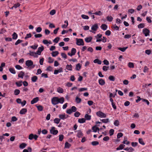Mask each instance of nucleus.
<instances>
[{"instance_id":"obj_1","label":"nucleus","mask_w":152,"mask_h":152,"mask_svg":"<svg viewBox=\"0 0 152 152\" xmlns=\"http://www.w3.org/2000/svg\"><path fill=\"white\" fill-rule=\"evenodd\" d=\"M64 99L63 97L59 98L58 97H55L52 99L51 102L52 104L55 105L59 103L63 104L64 102Z\"/></svg>"},{"instance_id":"obj_2","label":"nucleus","mask_w":152,"mask_h":152,"mask_svg":"<svg viewBox=\"0 0 152 152\" xmlns=\"http://www.w3.org/2000/svg\"><path fill=\"white\" fill-rule=\"evenodd\" d=\"M26 64L28 67H29L31 68H33L34 67V65L32 66L33 64V62L31 60H28L26 61Z\"/></svg>"},{"instance_id":"obj_3","label":"nucleus","mask_w":152,"mask_h":152,"mask_svg":"<svg viewBox=\"0 0 152 152\" xmlns=\"http://www.w3.org/2000/svg\"><path fill=\"white\" fill-rule=\"evenodd\" d=\"M96 115L98 116L101 118H105L106 117V114L100 111L97 112Z\"/></svg>"},{"instance_id":"obj_4","label":"nucleus","mask_w":152,"mask_h":152,"mask_svg":"<svg viewBox=\"0 0 152 152\" xmlns=\"http://www.w3.org/2000/svg\"><path fill=\"white\" fill-rule=\"evenodd\" d=\"M77 42L76 44L78 45H84V43L83 40L82 39H78L77 38L76 39Z\"/></svg>"},{"instance_id":"obj_5","label":"nucleus","mask_w":152,"mask_h":152,"mask_svg":"<svg viewBox=\"0 0 152 152\" xmlns=\"http://www.w3.org/2000/svg\"><path fill=\"white\" fill-rule=\"evenodd\" d=\"M55 129V128L54 127H52L50 130V133L54 135L58 133V131Z\"/></svg>"},{"instance_id":"obj_6","label":"nucleus","mask_w":152,"mask_h":152,"mask_svg":"<svg viewBox=\"0 0 152 152\" xmlns=\"http://www.w3.org/2000/svg\"><path fill=\"white\" fill-rule=\"evenodd\" d=\"M44 47L42 45L41 47H39L38 48V50L37 51L36 53L37 55H40L41 52L43 50Z\"/></svg>"},{"instance_id":"obj_7","label":"nucleus","mask_w":152,"mask_h":152,"mask_svg":"<svg viewBox=\"0 0 152 152\" xmlns=\"http://www.w3.org/2000/svg\"><path fill=\"white\" fill-rule=\"evenodd\" d=\"M143 32L145 36H147L148 35H149L150 31L149 29L147 28H144L143 30Z\"/></svg>"},{"instance_id":"obj_8","label":"nucleus","mask_w":152,"mask_h":152,"mask_svg":"<svg viewBox=\"0 0 152 152\" xmlns=\"http://www.w3.org/2000/svg\"><path fill=\"white\" fill-rule=\"evenodd\" d=\"M98 28V26L97 24H95L93 25L91 28L92 30L94 31H96Z\"/></svg>"},{"instance_id":"obj_9","label":"nucleus","mask_w":152,"mask_h":152,"mask_svg":"<svg viewBox=\"0 0 152 152\" xmlns=\"http://www.w3.org/2000/svg\"><path fill=\"white\" fill-rule=\"evenodd\" d=\"M28 54H29L30 56H34V57H38L37 56V54L36 52L35 53L30 51H29V53H28Z\"/></svg>"},{"instance_id":"obj_10","label":"nucleus","mask_w":152,"mask_h":152,"mask_svg":"<svg viewBox=\"0 0 152 152\" xmlns=\"http://www.w3.org/2000/svg\"><path fill=\"white\" fill-rule=\"evenodd\" d=\"M39 100V98L38 97H36L34 98L31 101V104H33L37 102Z\"/></svg>"},{"instance_id":"obj_11","label":"nucleus","mask_w":152,"mask_h":152,"mask_svg":"<svg viewBox=\"0 0 152 152\" xmlns=\"http://www.w3.org/2000/svg\"><path fill=\"white\" fill-rule=\"evenodd\" d=\"M101 41H102L103 42H105L107 41V38L103 37V38L100 39H97L96 40V42H99Z\"/></svg>"},{"instance_id":"obj_12","label":"nucleus","mask_w":152,"mask_h":152,"mask_svg":"<svg viewBox=\"0 0 152 152\" xmlns=\"http://www.w3.org/2000/svg\"><path fill=\"white\" fill-rule=\"evenodd\" d=\"M99 83L100 85L103 86L105 84V82L103 79H100L99 80Z\"/></svg>"},{"instance_id":"obj_13","label":"nucleus","mask_w":152,"mask_h":152,"mask_svg":"<svg viewBox=\"0 0 152 152\" xmlns=\"http://www.w3.org/2000/svg\"><path fill=\"white\" fill-rule=\"evenodd\" d=\"M27 112V109L26 108H23L22 109L20 112V114H24Z\"/></svg>"},{"instance_id":"obj_14","label":"nucleus","mask_w":152,"mask_h":152,"mask_svg":"<svg viewBox=\"0 0 152 152\" xmlns=\"http://www.w3.org/2000/svg\"><path fill=\"white\" fill-rule=\"evenodd\" d=\"M60 119L64 120L67 118V117L66 116L65 114L60 115H59Z\"/></svg>"},{"instance_id":"obj_15","label":"nucleus","mask_w":152,"mask_h":152,"mask_svg":"<svg viewBox=\"0 0 152 152\" xmlns=\"http://www.w3.org/2000/svg\"><path fill=\"white\" fill-rule=\"evenodd\" d=\"M124 150L127 151L129 152H132L134 150V149L131 147L130 148H126L124 149Z\"/></svg>"},{"instance_id":"obj_16","label":"nucleus","mask_w":152,"mask_h":152,"mask_svg":"<svg viewBox=\"0 0 152 152\" xmlns=\"http://www.w3.org/2000/svg\"><path fill=\"white\" fill-rule=\"evenodd\" d=\"M101 28L103 30H106L107 28V26L105 24H102L101 26Z\"/></svg>"},{"instance_id":"obj_17","label":"nucleus","mask_w":152,"mask_h":152,"mask_svg":"<svg viewBox=\"0 0 152 152\" xmlns=\"http://www.w3.org/2000/svg\"><path fill=\"white\" fill-rule=\"evenodd\" d=\"M92 39V38L91 37H89L85 38V40L86 42H89L91 41Z\"/></svg>"},{"instance_id":"obj_18","label":"nucleus","mask_w":152,"mask_h":152,"mask_svg":"<svg viewBox=\"0 0 152 152\" xmlns=\"http://www.w3.org/2000/svg\"><path fill=\"white\" fill-rule=\"evenodd\" d=\"M77 136L78 137H80L83 136V134L80 130L77 131Z\"/></svg>"},{"instance_id":"obj_19","label":"nucleus","mask_w":152,"mask_h":152,"mask_svg":"<svg viewBox=\"0 0 152 152\" xmlns=\"http://www.w3.org/2000/svg\"><path fill=\"white\" fill-rule=\"evenodd\" d=\"M38 79L37 77L36 76L32 77L31 78V80L32 82H35Z\"/></svg>"},{"instance_id":"obj_20","label":"nucleus","mask_w":152,"mask_h":152,"mask_svg":"<svg viewBox=\"0 0 152 152\" xmlns=\"http://www.w3.org/2000/svg\"><path fill=\"white\" fill-rule=\"evenodd\" d=\"M27 145V144L24 143H23L20 144L19 146V148L21 149H23L25 148Z\"/></svg>"},{"instance_id":"obj_21","label":"nucleus","mask_w":152,"mask_h":152,"mask_svg":"<svg viewBox=\"0 0 152 152\" xmlns=\"http://www.w3.org/2000/svg\"><path fill=\"white\" fill-rule=\"evenodd\" d=\"M125 146V145H124L121 144L118 147L116 148V150H119L123 149L124 148Z\"/></svg>"},{"instance_id":"obj_22","label":"nucleus","mask_w":152,"mask_h":152,"mask_svg":"<svg viewBox=\"0 0 152 152\" xmlns=\"http://www.w3.org/2000/svg\"><path fill=\"white\" fill-rule=\"evenodd\" d=\"M24 75V73L22 71L20 72L18 75V77H19L23 78Z\"/></svg>"},{"instance_id":"obj_23","label":"nucleus","mask_w":152,"mask_h":152,"mask_svg":"<svg viewBox=\"0 0 152 152\" xmlns=\"http://www.w3.org/2000/svg\"><path fill=\"white\" fill-rule=\"evenodd\" d=\"M86 119L84 118H80L78 120V122L80 123H83L85 122Z\"/></svg>"},{"instance_id":"obj_24","label":"nucleus","mask_w":152,"mask_h":152,"mask_svg":"<svg viewBox=\"0 0 152 152\" xmlns=\"http://www.w3.org/2000/svg\"><path fill=\"white\" fill-rule=\"evenodd\" d=\"M128 48V47H127L123 48H119L118 49L120 50L121 51L123 52H124L127 48Z\"/></svg>"},{"instance_id":"obj_25","label":"nucleus","mask_w":152,"mask_h":152,"mask_svg":"<svg viewBox=\"0 0 152 152\" xmlns=\"http://www.w3.org/2000/svg\"><path fill=\"white\" fill-rule=\"evenodd\" d=\"M59 53L58 51L53 52L52 53V55L53 57H55L58 55Z\"/></svg>"},{"instance_id":"obj_26","label":"nucleus","mask_w":152,"mask_h":152,"mask_svg":"<svg viewBox=\"0 0 152 152\" xmlns=\"http://www.w3.org/2000/svg\"><path fill=\"white\" fill-rule=\"evenodd\" d=\"M94 62L95 63H97L99 64H101L102 63L101 61L98 59H95L94 61Z\"/></svg>"},{"instance_id":"obj_27","label":"nucleus","mask_w":152,"mask_h":152,"mask_svg":"<svg viewBox=\"0 0 152 152\" xmlns=\"http://www.w3.org/2000/svg\"><path fill=\"white\" fill-rule=\"evenodd\" d=\"M92 129L93 130V131L95 132H96L99 130V128L96 127V126H93L92 128Z\"/></svg>"},{"instance_id":"obj_28","label":"nucleus","mask_w":152,"mask_h":152,"mask_svg":"<svg viewBox=\"0 0 152 152\" xmlns=\"http://www.w3.org/2000/svg\"><path fill=\"white\" fill-rule=\"evenodd\" d=\"M64 23H66V24H64L62 25V27L63 28H66L68 25V21L67 20H65L64 21Z\"/></svg>"},{"instance_id":"obj_29","label":"nucleus","mask_w":152,"mask_h":152,"mask_svg":"<svg viewBox=\"0 0 152 152\" xmlns=\"http://www.w3.org/2000/svg\"><path fill=\"white\" fill-rule=\"evenodd\" d=\"M91 144L93 146H96L99 144V142L97 141H94L91 142Z\"/></svg>"},{"instance_id":"obj_30","label":"nucleus","mask_w":152,"mask_h":152,"mask_svg":"<svg viewBox=\"0 0 152 152\" xmlns=\"http://www.w3.org/2000/svg\"><path fill=\"white\" fill-rule=\"evenodd\" d=\"M145 26V25L144 23H141L139 24L138 25L137 27L139 28H144Z\"/></svg>"},{"instance_id":"obj_31","label":"nucleus","mask_w":152,"mask_h":152,"mask_svg":"<svg viewBox=\"0 0 152 152\" xmlns=\"http://www.w3.org/2000/svg\"><path fill=\"white\" fill-rule=\"evenodd\" d=\"M9 70L12 74H15L16 73V72L13 68H10Z\"/></svg>"},{"instance_id":"obj_32","label":"nucleus","mask_w":152,"mask_h":152,"mask_svg":"<svg viewBox=\"0 0 152 152\" xmlns=\"http://www.w3.org/2000/svg\"><path fill=\"white\" fill-rule=\"evenodd\" d=\"M75 101L77 103L79 104L81 102V99L77 97H76L75 99Z\"/></svg>"},{"instance_id":"obj_33","label":"nucleus","mask_w":152,"mask_h":152,"mask_svg":"<svg viewBox=\"0 0 152 152\" xmlns=\"http://www.w3.org/2000/svg\"><path fill=\"white\" fill-rule=\"evenodd\" d=\"M85 118L86 120H89L91 119V116L88 114H86L85 115Z\"/></svg>"},{"instance_id":"obj_34","label":"nucleus","mask_w":152,"mask_h":152,"mask_svg":"<svg viewBox=\"0 0 152 152\" xmlns=\"http://www.w3.org/2000/svg\"><path fill=\"white\" fill-rule=\"evenodd\" d=\"M76 53V49L75 48H72L71 50V55H74Z\"/></svg>"},{"instance_id":"obj_35","label":"nucleus","mask_w":152,"mask_h":152,"mask_svg":"<svg viewBox=\"0 0 152 152\" xmlns=\"http://www.w3.org/2000/svg\"><path fill=\"white\" fill-rule=\"evenodd\" d=\"M113 19V18L111 16H107V20L110 22L112 21Z\"/></svg>"},{"instance_id":"obj_36","label":"nucleus","mask_w":152,"mask_h":152,"mask_svg":"<svg viewBox=\"0 0 152 152\" xmlns=\"http://www.w3.org/2000/svg\"><path fill=\"white\" fill-rule=\"evenodd\" d=\"M71 146V144L67 142H65V147L66 148H68Z\"/></svg>"},{"instance_id":"obj_37","label":"nucleus","mask_w":152,"mask_h":152,"mask_svg":"<svg viewBox=\"0 0 152 152\" xmlns=\"http://www.w3.org/2000/svg\"><path fill=\"white\" fill-rule=\"evenodd\" d=\"M57 91L59 93H63L64 92V90L63 89L60 87H59L57 88Z\"/></svg>"},{"instance_id":"obj_38","label":"nucleus","mask_w":152,"mask_h":152,"mask_svg":"<svg viewBox=\"0 0 152 152\" xmlns=\"http://www.w3.org/2000/svg\"><path fill=\"white\" fill-rule=\"evenodd\" d=\"M14 94L15 95H18L20 93V91L18 89H16L14 91Z\"/></svg>"},{"instance_id":"obj_39","label":"nucleus","mask_w":152,"mask_h":152,"mask_svg":"<svg viewBox=\"0 0 152 152\" xmlns=\"http://www.w3.org/2000/svg\"><path fill=\"white\" fill-rule=\"evenodd\" d=\"M60 121V119H58V118H56L54 120V122L56 124H58Z\"/></svg>"},{"instance_id":"obj_40","label":"nucleus","mask_w":152,"mask_h":152,"mask_svg":"<svg viewBox=\"0 0 152 152\" xmlns=\"http://www.w3.org/2000/svg\"><path fill=\"white\" fill-rule=\"evenodd\" d=\"M66 68L69 70H72V66L71 65H67Z\"/></svg>"},{"instance_id":"obj_41","label":"nucleus","mask_w":152,"mask_h":152,"mask_svg":"<svg viewBox=\"0 0 152 152\" xmlns=\"http://www.w3.org/2000/svg\"><path fill=\"white\" fill-rule=\"evenodd\" d=\"M100 120L103 123H107L109 121V119L108 118H107L106 119H101Z\"/></svg>"},{"instance_id":"obj_42","label":"nucleus","mask_w":152,"mask_h":152,"mask_svg":"<svg viewBox=\"0 0 152 152\" xmlns=\"http://www.w3.org/2000/svg\"><path fill=\"white\" fill-rule=\"evenodd\" d=\"M12 38L13 39H16L18 37V35L15 32H14L12 35Z\"/></svg>"},{"instance_id":"obj_43","label":"nucleus","mask_w":152,"mask_h":152,"mask_svg":"<svg viewBox=\"0 0 152 152\" xmlns=\"http://www.w3.org/2000/svg\"><path fill=\"white\" fill-rule=\"evenodd\" d=\"M38 110L39 111H42L43 110V107L41 105L37 106Z\"/></svg>"},{"instance_id":"obj_44","label":"nucleus","mask_w":152,"mask_h":152,"mask_svg":"<svg viewBox=\"0 0 152 152\" xmlns=\"http://www.w3.org/2000/svg\"><path fill=\"white\" fill-rule=\"evenodd\" d=\"M93 14H95L96 15H98L99 16L102 15V12L100 11L96 12L94 13H93Z\"/></svg>"},{"instance_id":"obj_45","label":"nucleus","mask_w":152,"mask_h":152,"mask_svg":"<svg viewBox=\"0 0 152 152\" xmlns=\"http://www.w3.org/2000/svg\"><path fill=\"white\" fill-rule=\"evenodd\" d=\"M22 81H20L19 82H16L15 83L16 85L18 87H20L22 85Z\"/></svg>"},{"instance_id":"obj_46","label":"nucleus","mask_w":152,"mask_h":152,"mask_svg":"<svg viewBox=\"0 0 152 152\" xmlns=\"http://www.w3.org/2000/svg\"><path fill=\"white\" fill-rule=\"evenodd\" d=\"M20 5V4L19 3H17V4H15L12 7V9L13 8H16L18 7H19Z\"/></svg>"},{"instance_id":"obj_47","label":"nucleus","mask_w":152,"mask_h":152,"mask_svg":"<svg viewBox=\"0 0 152 152\" xmlns=\"http://www.w3.org/2000/svg\"><path fill=\"white\" fill-rule=\"evenodd\" d=\"M82 18L85 19H88L89 18L88 16L85 15H81Z\"/></svg>"},{"instance_id":"obj_48","label":"nucleus","mask_w":152,"mask_h":152,"mask_svg":"<svg viewBox=\"0 0 152 152\" xmlns=\"http://www.w3.org/2000/svg\"><path fill=\"white\" fill-rule=\"evenodd\" d=\"M38 46V45H34L31 46H30V47L33 49L35 50L37 48Z\"/></svg>"},{"instance_id":"obj_49","label":"nucleus","mask_w":152,"mask_h":152,"mask_svg":"<svg viewBox=\"0 0 152 152\" xmlns=\"http://www.w3.org/2000/svg\"><path fill=\"white\" fill-rule=\"evenodd\" d=\"M139 142L140 144L144 145H145V143L143 141V140L142 138H139Z\"/></svg>"},{"instance_id":"obj_50","label":"nucleus","mask_w":152,"mask_h":152,"mask_svg":"<svg viewBox=\"0 0 152 152\" xmlns=\"http://www.w3.org/2000/svg\"><path fill=\"white\" fill-rule=\"evenodd\" d=\"M109 79L111 81H114L115 80L114 77L113 76L110 75L108 77Z\"/></svg>"},{"instance_id":"obj_51","label":"nucleus","mask_w":152,"mask_h":152,"mask_svg":"<svg viewBox=\"0 0 152 152\" xmlns=\"http://www.w3.org/2000/svg\"><path fill=\"white\" fill-rule=\"evenodd\" d=\"M114 124L115 126H118L119 124V121L118 120H115L114 123Z\"/></svg>"},{"instance_id":"obj_52","label":"nucleus","mask_w":152,"mask_h":152,"mask_svg":"<svg viewBox=\"0 0 152 152\" xmlns=\"http://www.w3.org/2000/svg\"><path fill=\"white\" fill-rule=\"evenodd\" d=\"M81 68V66L79 63L76 65V69L77 70H79Z\"/></svg>"},{"instance_id":"obj_53","label":"nucleus","mask_w":152,"mask_h":152,"mask_svg":"<svg viewBox=\"0 0 152 152\" xmlns=\"http://www.w3.org/2000/svg\"><path fill=\"white\" fill-rule=\"evenodd\" d=\"M128 66L130 68H134V64L133 63L129 62L128 64Z\"/></svg>"},{"instance_id":"obj_54","label":"nucleus","mask_w":152,"mask_h":152,"mask_svg":"<svg viewBox=\"0 0 152 152\" xmlns=\"http://www.w3.org/2000/svg\"><path fill=\"white\" fill-rule=\"evenodd\" d=\"M64 135L63 134H60L59 135V140L61 141L64 139Z\"/></svg>"},{"instance_id":"obj_55","label":"nucleus","mask_w":152,"mask_h":152,"mask_svg":"<svg viewBox=\"0 0 152 152\" xmlns=\"http://www.w3.org/2000/svg\"><path fill=\"white\" fill-rule=\"evenodd\" d=\"M71 110L72 112H75L77 110V108L73 106L72 107Z\"/></svg>"},{"instance_id":"obj_56","label":"nucleus","mask_w":152,"mask_h":152,"mask_svg":"<svg viewBox=\"0 0 152 152\" xmlns=\"http://www.w3.org/2000/svg\"><path fill=\"white\" fill-rule=\"evenodd\" d=\"M114 131V130L113 129H111L110 130L109 133L110 136H112L113 134Z\"/></svg>"},{"instance_id":"obj_57","label":"nucleus","mask_w":152,"mask_h":152,"mask_svg":"<svg viewBox=\"0 0 152 152\" xmlns=\"http://www.w3.org/2000/svg\"><path fill=\"white\" fill-rule=\"evenodd\" d=\"M15 68L18 70H20L22 69L23 68L20 65H17L15 66Z\"/></svg>"},{"instance_id":"obj_58","label":"nucleus","mask_w":152,"mask_h":152,"mask_svg":"<svg viewBox=\"0 0 152 152\" xmlns=\"http://www.w3.org/2000/svg\"><path fill=\"white\" fill-rule=\"evenodd\" d=\"M34 135L32 134H30L29 136L28 139L30 140H32L34 139Z\"/></svg>"},{"instance_id":"obj_59","label":"nucleus","mask_w":152,"mask_h":152,"mask_svg":"<svg viewBox=\"0 0 152 152\" xmlns=\"http://www.w3.org/2000/svg\"><path fill=\"white\" fill-rule=\"evenodd\" d=\"M80 113L78 112H76L74 113V115L75 117H78L80 115Z\"/></svg>"},{"instance_id":"obj_60","label":"nucleus","mask_w":152,"mask_h":152,"mask_svg":"<svg viewBox=\"0 0 152 152\" xmlns=\"http://www.w3.org/2000/svg\"><path fill=\"white\" fill-rule=\"evenodd\" d=\"M42 30V28L40 27H37L36 30V31L38 33L40 32Z\"/></svg>"},{"instance_id":"obj_61","label":"nucleus","mask_w":152,"mask_h":152,"mask_svg":"<svg viewBox=\"0 0 152 152\" xmlns=\"http://www.w3.org/2000/svg\"><path fill=\"white\" fill-rule=\"evenodd\" d=\"M109 66H103L102 68L103 70L105 71H106L109 68Z\"/></svg>"},{"instance_id":"obj_62","label":"nucleus","mask_w":152,"mask_h":152,"mask_svg":"<svg viewBox=\"0 0 152 152\" xmlns=\"http://www.w3.org/2000/svg\"><path fill=\"white\" fill-rule=\"evenodd\" d=\"M22 41H23L22 40L19 39L15 42V45H17L19 44L22 42Z\"/></svg>"},{"instance_id":"obj_63","label":"nucleus","mask_w":152,"mask_h":152,"mask_svg":"<svg viewBox=\"0 0 152 152\" xmlns=\"http://www.w3.org/2000/svg\"><path fill=\"white\" fill-rule=\"evenodd\" d=\"M105 34L107 36H110L111 34V31L109 30H107L105 32Z\"/></svg>"},{"instance_id":"obj_64","label":"nucleus","mask_w":152,"mask_h":152,"mask_svg":"<svg viewBox=\"0 0 152 152\" xmlns=\"http://www.w3.org/2000/svg\"><path fill=\"white\" fill-rule=\"evenodd\" d=\"M123 136V134L121 133H119L118 134L117 137L118 138H119Z\"/></svg>"}]
</instances>
